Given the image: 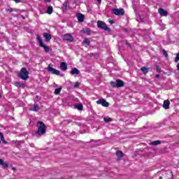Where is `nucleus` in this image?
Returning <instances> with one entry per match:
<instances>
[{"label": "nucleus", "mask_w": 179, "mask_h": 179, "mask_svg": "<svg viewBox=\"0 0 179 179\" xmlns=\"http://www.w3.org/2000/svg\"><path fill=\"white\" fill-rule=\"evenodd\" d=\"M110 85H111L112 87H117V83H115L114 81H111Z\"/></svg>", "instance_id": "obj_30"}, {"label": "nucleus", "mask_w": 179, "mask_h": 179, "mask_svg": "<svg viewBox=\"0 0 179 179\" xmlns=\"http://www.w3.org/2000/svg\"><path fill=\"white\" fill-rule=\"evenodd\" d=\"M162 52H163V54H164V55L165 56V57H169V54L167 53V51H166V50H163L162 51Z\"/></svg>", "instance_id": "obj_32"}, {"label": "nucleus", "mask_w": 179, "mask_h": 179, "mask_svg": "<svg viewBox=\"0 0 179 179\" xmlns=\"http://www.w3.org/2000/svg\"><path fill=\"white\" fill-rule=\"evenodd\" d=\"M159 179H163V177L160 176V177H159Z\"/></svg>", "instance_id": "obj_42"}, {"label": "nucleus", "mask_w": 179, "mask_h": 179, "mask_svg": "<svg viewBox=\"0 0 179 179\" xmlns=\"http://www.w3.org/2000/svg\"><path fill=\"white\" fill-rule=\"evenodd\" d=\"M97 27L102 30H105V31H110V28L107 27V24H106L103 21H97Z\"/></svg>", "instance_id": "obj_4"}, {"label": "nucleus", "mask_w": 179, "mask_h": 179, "mask_svg": "<svg viewBox=\"0 0 179 179\" xmlns=\"http://www.w3.org/2000/svg\"><path fill=\"white\" fill-rule=\"evenodd\" d=\"M113 12L114 15H116L117 16H122L124 15V13H125L123 8L113 9Z\"/></svg>", "instance_id": "obj_8"}, {"label": "nucleus", "mask_w": 179, "mask_h": 179, "mask_svg": "<svg viewBox=\"0 0 179 179\" xmlns=\"http://www.w3.org/2000/svg\"><path fill=\"white\" fill-rule=\"evenodd\" d=\"M38 110H40L38 105H34V108L30 109L31 111H38Z\"/></svg>", "instance_id": "obj_20"}, {"label": "nucleus", "mask_w": 179, "mask_h": 179, "mask_svg": "<svg viewBox=\"0 0 179 179\" xmlns=\"http://www.w3.org/2000/svg\"><path fill=\"white\" fill-rule=\"evenodd\" d=\"M0 143H1V141H0Z\"/></svg>", "instance_id": "obj_45"}, {"label": "nucleus", "mask_w": 179, "mask_h": 179, "mask_svg": "<svg viewBox=\"0 0 179 179\" xmlns=\"http://www.w3.org/2000/svg\"><path fill=\"white\" fill-rule=\"evenodd\" d=\"M158 12L161 16H167L169 15V13L163 8H159Z\"/></svg>", "instance_id": "obj_11"}, {"label": "nucleus", "mask_w": 179, "mask_h": 179, "mask_svg": "<svg viewBox=\"0 0 179 179\" xmlns=\"http://www.w3.org/2000/svg\"><path fill=\"white\" fill-rule=\"evenodd\" d=\"M0 139L3 141L6 145L8 143V141H5V137H3V134L2 133H0Z\"/></svg>", "instance_id": "obj_22"}, {"label": "nucleus", "mask_w": 179, "mask_h": 179, "mask_svg": "<svg viewBox=\"0 0 179 179\" xmlns=\"http://www.w3.org/2000/svg\"><path fill=\"white\" fill-rule=\"evenodd\" d=\"M36 38L38 40V43H39L40 47H42V48L45 50V52H50V48L44 45V43H43V40L41 39V36L37 35Z\"/></svg>", "instance_id": "obj_3"}, {"label": "nucleus", "mask_w": 179, "mask_h": 179, "mask_svg": "<svg viewBox=\"0 0 179 179\" xmlns=\"http://www.w3.org/2000/svg\"><path fill=\"white\" fill-rule=\"evenodd\" d=\"M178 61H179V52L176 55L175 62H178Z\"/></svg>", "instance_id": "obj_31"}, {"label": "nucleus", "mask_w": 179, "mask_h": 179, "mask_svg": "<svg viewBox=\"0 0 179 179\" xmlns=\"http://www.w3.org/2000/svg\"><path fill=\"white\" fill-rule=\"evenodd\" d=\"M70 73L71 75H79V73H80V71L76 69V68H74L71 70V71L70 72Z\"/></svg>", "instance_id": "obj_16"}, {"label": "nucleus", "mask_w": 179, "mask_h": 179, "mask_svg": "<svg viewBox=\"0 0 179 179\" xmlns=\"http://www.w3.org/2000/svg\"><path fill=\"white\" fill-rule=\"evenodd\" d=\"M96 104H101L103 106V107H108L110 106V103L107 101H106L105 99H99L96 101Z\"/></svg>", "instance_id": "obj_9"}, {"label": "nucleus", "mask_w": 179, "mask_h": 179, "mask_svg": "<svg viewBox=\"0 0 179 179\" xmlns=\"http://www.w3.org/2000/svg\"><path fill=\"white\" fill-rule=\"evenodd\" d=\"M6 11L7 12H16V11H17V10H16V8H10L7 9Z\"/></svg>", "instance_id": "obj_29"}, {"label": "nucleus", "mask_w": 179, "mask_h": 179, "mask_svg": "<svg viewBox=\"0 0 179 179\" xmlns=\"http://www.w3.org/2000/svg\"><path fill=\"white\" fill-rule=\"evenodd\" d=\"M48 72H51L53 75H61V71L52 68V64H49L48 66Z\"/></svg>", "instance_id": "obj_5"}, {"label": "nucleus", "mask_w": 179, "mask_h": 179, "mask_svg": "<svg viewBox=\"0 0 179 179\" xmlns=\"http://www.w3.org/2000/svg\"><path fill=\"white\" fill-rule=\"evenodd\" d=\"M52 12H53V8H52V6H50L48 8L46 13H48V15H51Z\"/></svg>", "instance_id": "obj_21"}, {"label": "nucleus", "mask_w": 179, "mask_h": 179, "mask_svg": "<svg viewBox=\"0 0 179 179\" xmlns=\"http://www.w3.org/2000/svg\"><path fill=\"white\" fill-rule=\"evenodd\" d=\"M15 86H17V87H24V84L22 83H15Z\"/></svg>", "instance_id": "obj_25"}, {"label": "nucleus", "mask_w": 179, "mask_h": 179, "mask_svg": "<svg viewBox=\"0 0 179 179\" xmlns=\"http://www.w3.org/2000/svg\"><path fill=\"white\" fill-rule=\"evenodd\" d=\"M18 78H20L22 80H27L29 78V71H27L26 68H22L20 70V73L18 74Z\"/></svg>", "instance_id": "obj_2"}, {"label": "nucleus", "mask_w": 179, "mask_h": 179, "mask_svg": "<svg viewBox=\"0 0 179 179\" xmlns=\"http://www.w3.org/2000/svg\"><path fill=\"white\" fill-rule=\"evenodd\" d=\"M61 90H62V88H57L55 90V94H59L61 93Z\"/></svg>", "instance_id": "obj_27"}, {"label": "nucleus", "mask_w": 179, "mask_h": 179, "mask_svg": "<svg viewBox=\"0 0 179 179\" xmlns=\"http://www.w3.org/2000/svg\"><path fill=\"white\" fill-rule=\"evenodd\" d=\"M124 82L121 80H116V87H123Z\"/></svg>", "instance_id": "obj_14"}, {"label": "nucleus", "mask_w": 179, "mask_h": 179, "mask_svg": "<svg viewBox=\"0 0 179 179\" xmlns=\"http://www.w3.org/2000/svg\"><path fill=\"white\" fill-rule=\"evenodd\" d=\"M109 23H110V24H113L114 23V21L113 20H110Z\"/></svg>", "instance_id": "obj_37"}, {"label": "nucleus", "mask_w": 179, "mask_h": 179, "mask_svg": "<svg viewBox=\"0 0 179 179\" xmlns=\"http://www.w3.org/2000/svg\"><path fill=\"white\" fill-rule=\"evenodd\" d=\"M15 2H16V3H19V2H20V0H14Z\"/></svg>", "instance_id": "obj_36"}, {"label": "nucleus", "mask_w": 179, "mask_h": 179, "mask_svg": "<svg viewBox=\"0 0 179 179\" xmlns=\"http://www.w3.org/2000/svg\"><path fill=\"white\" fill-rule=\"evenodd\" d=\"M160 143H162V141L157 140V141H152L150 143V145H152V146H157V145H160Z\"/></svg>", "instance_id": "obj_19"}, {"label": "nucleus", "mask_w": 179, "mask_h": 179, "mask_svg": "<svg viewBox=\"0 0 179 179\" xmlns=\"http://www.w3.org/2000/svg\"><path fill=\"white\" fill-rule=\"evenodd\" d=\"M60 68L62 71H66V69H68V66L66 65V63L62 62L60 63Z\"/></svg>", "instance_id": "obj_15"}, {"label": "nucleus", "mask_w": 179, "mask_h": 179, "mask_svg": "<svg viewBox=\"0 0 179 179\" xmlns=\"http://www.w3.org/2000/svg\"><path fill=\"white\" fill-rule=\"evenodd\" d=\"M62 39L64 40V41L72 43V41H73V36H72L71 34H65L62 36Z\"/></svg>", "instance_id": "obj_7"}, {"label": "nucleus", "mask_w": 179, "mask_h": 179, "mask_svg": "<svg viewBox=\"0 0 179 179\" xmlns=\"http://www.w3.org/2000/svg\"><path fill=\"white\" fill-rule=\"evenodd\" d=\"M156 71H157V72H160V71H162V69H160V67H159V66H156Z\"/></svg>", "instance_id": "obj_33"}, {"label": "nucleus", "mask_w": 179, "mask_h": 179, "mask_svg": "<svg viewBox=\"0 0 179 179\" xmlns=\"http://www.w3.org/2000/svg\"><path fill=\"white\" fill-rule=\"evenodd\" d=\"M76 108H78L79 110V111H82L83 110V105L77 104V105H76Z\"/></svg>", "instance_id": "obj_23"}, {"label": "nucleus", "mask_w": 179, "mask_h": 179, "mask_svg": "<svg viewBox=\"0 0 179 179\" xmlns=\"http://www.w3.org/2000/svg\"><path fill=\"white\" fill-rule=\"evenodd\" d=\"M97 2H101V0H96Z\"/></svg>", "instance_id": "obj_41"}, {"label": "nucleus", "mask_w": 179, "mask_h": 179, "mask_svg": "<svg viewBox=\"0 0 179 179\" xmlns=\"http://www.w3.org/2000/svg\"><path fill=\"white\" fill-rule=\"evenodd\" d=\"M103 120H104L106 122H111V121H113V119H111V117H104V118H103Z\"/></svg>", "instance_id": "obj_28"}, {"label": "nucleus", "mask_w": 179, "mask_h": 179, "mask_svg": "<svg viewBox=\"0 0 179 179\" xmlns=\"http://www.w3.org/2000/svg\"><path fill=\"white\" fill-rule=\"evenodd\" d=\"M48 72H51L53 75H61V71L52 68V64H49L48 66Z\"/></svg>", "instance_id": "obj_6"}, {"label": "nucleus", "mask_w": 179, "mask_h": 179, "mask_svg": "<svg viewBox=\"0 0 179 179\" xmlns=\"http://www.w3.org/2000/svg\"><path fill=\"white\" fill-rule=\"evenodd\" d=\"M79 86H80L79 83H76L74 85V87H79Z\"/></svg>", "instance_id": "obj_34"}, {"label": "nucleus", "mask_w": 179, "mask_h": 179, "mask_svg": "<svg viewBox=\"0 0 179 179\" xmlns=\"http://www.w3.org/2000/svg\"><path fill=\"white\" fill-rule=\"evenodd\" d=\"M45 2H51V0H44Z\"/></svg>", "instance_id": "obj_40"}, {"label": "nucleus", "mask_w": 179, "mask_h": 179, "mask_svg": "<svg viewBox=\"0 0 179 179\" xmlns=\"http://www.w3.org/2000/svg\"><path fill=\"white\" fill-rule=\"evenodd\" d=\"M163 107L165 110H169V108H170V101L165 100L163 103Z\"/></svg>", "instance_id": "obj_12"}, {"label": "nucleus", "mask_w": 179, "mask_h": 179, "mask_svg": "<svg viewBox=\"0 0 179 179\" xmlns=\"http://www.w3.org/2000/svg\"><path fill=\"white\" fill-rule=\"evenodd\" d=\"M0 165L3 166V167H8V164H6L2 159H0Z\"/></svg>", "instance_id": "obj_24"}, {"label": "nucleus", "mask_w": 179, "mask_h": 179, "mask_svg": "<svg viewBox=\"0 0 179 179\" xmlns=\"http://www.w3.org/2000/svg\"><path fill=\"white\" fill-rule=\"evenodd\" d=\"M84 44H87V45H89L90 44V40H89V38H85L83 42Z\"/></svg>", "instance_id": "obj_26"}, {"label": "nucleus", "mask_w": 179, "mask_h": 179, "mask_svg": "<svg viewBox=\"0 0 179 179\" xmlns=\"http://www.w3.org/2000/svg\"><path fill=\"white\" fill-rule=\"evenodd\" d=\"M77 19L78 20V22H83V20H85V15H83L82 13H78L77 15Z\"/></svg>", "instance_id": "obj_13"}, {"label": "nucleus", "mask_w": 179, "mask_h": 179, "mask_svg": "<svg viewBox=\"0 0 179 179\" xmlns=\"http://www.w3.org/2000/svg\"><path fill=\"white\" fill-rule=\"evenodd\" d=\"M116 156H117V159H122L124 157V153H122V151H117Z\"/></svg>", "instance_id": "obj_17"}, {"label": "nucleus", "mask_w": 179, "mask_h": 179, "mask_svg": "<svg viewBox=\"0 0 179 179\" xmlns=\"http://www.w3.org/2000/svg\"><path fill=\"white\" fill-rule=\"evenodd\" d=\"M155 78H160V76H159V74H157V75L155 76Z\"/></svg>", "instance_id": "obj_39"}, {"label": "nucleus", "mask_w": 179, "mask_h": 179, "mask_svg": "<svg viewBox=\"0 0 179 179\" xmlns=\"http://www.w3.org/2000/svg\"><path fill=\"white\" fill-rule=\"evenodd\" d=\"M176 68H177L178 71H179V63L178 64Z\"/></svg>", "instance_id": "obj_38"}, {"label": "nucleus", "mask_w": 179, "mask_h": 179, "mask_svg": "<svg viewBox=\"0 0 179 179\" xmlns=\"http://www.w3.org/2000/svg\"><path fill=\"white\" fill-rule=\"evenodd\" d=\"M47 132V127H45V124L43 122H38V131L36 134L41 136V135H44Z\"/></svg>", "instance_id": "obj_1"}, {"label": "nucleus", "mask_w": 179, "mask_h": 179, "mask_svg": "<svg viewBox=\"0 0 179 179\" xmlns=\"http://www.w3.org/2000/svg\"><path fill=\"white\" fill-rule=\"evenodd\" d=\"M2 97V95L0 94V98Z\"/></svg>", "instance_id": "obj_44"}, {"label": "nucleus", "mask_w": 179, "mask_h": 179, "mask_svg": "<svg viewBox=\"0 0 179 179\" xmlns=\"http://www.w3.org/2000/svg\"><path fill=\"white\" fill-rule=\"evenodd\" d=\"M83 31V33H87V34H90V31H89V30H84Z\"/></svg>", "instance_id": "obj_35"}, {"label": "nucleus", "mask_w": 179, "mask_h": 179, "mask_svg": "<svg viewBox=\"0 0 179 179\" xmlns=\"http://www.w3.org/2000/svg\"><path fill=\"white\" fill-rule=\"evenodd\" d=\"M43 37L45 40V41H47V43H50V41H51V34H48V33H43Z\"/></svg>", "instance_id": "obj_10"}, {"label": "nucleus", "mask_w": 179, "mask_h": 179, "mask_svg": "<svg viewBox=\"0 0 179 179\" xmlns=\"http://www.w3.org/2000/svg\"><path fill=\"white\" fill-rule=\"evenodd\" d=\"M149 68L148 67H142L141 69V71L143 72V73H144V75H146V73H148L149 72Z\"/></svg>", "instance_id": "obj_18"}, {"label": "nucleus", "mask_w": 179, "mask_h": 179, "mask_svg": "<svg viewBox=\"0 0 179 179\" xmlns=\"http://www.w3.org/2000/svg\"><path fill=\"white\" fill-rule=\"evenodd\" d=\"M22 17L23 19H24V17L23 15H22Z\"/></svg>", "instance_id": "obj_43"}]
</instances>
